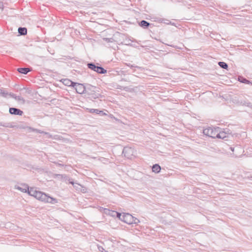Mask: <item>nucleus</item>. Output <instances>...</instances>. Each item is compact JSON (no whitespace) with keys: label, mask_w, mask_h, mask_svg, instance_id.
<instances>
[{"label":"nucleus","mask_w":252,"mask_h":252,"mask_svg":"<svg viewBox=\"0 0 252 252\" xmlns=\"http://www.w3.org/2000/svg\"><path fill=\"white\" fill-rule=\"evenodd\" d=\"M14 189L22 192H27L29 195L44 203L52 204L58 203L57 199L53 198L42 191L37 190L33 188H29L28 185L25 184H16L14 186Z\"/></svg>","instance_id":"1"},{"label":"nucleus","mask_w":252,"mask_h":252,"mask_svg":"<svg viewBox=\"0 0 252 252\" xmlns=\"http://www.w3.org/2000/svg\"><path fill=\"white\" fill-rule=\"evenodd\" d=\"M119 219L122 221L130 224L133 223H138L140 221L138 219L133 217L131 215L128 213L119 214Z\"/></svg>","instance_id":"2"},{"label":"nucleus","mask_w":252,"mask_h":252,"mask_svg":"<svg viewBox=\"0 0 252 252\" xmlns=\"http://www.w3.org/2000/svg\"><path fill=\"white\" fill-rule=\"evenodd\" d=\"M123 154L126 158L132 159L136 157V151L131 147H126L123 149Z\"/></svg>","instance_id":"3"},{"label":"nucleus","mask_w":252,"mask_h":252,"mask_svg":"<svg viewBox=\"0 0 252 252\" xmlns=\"http://www.w3.org/2000/svg\"><path fill=\"white\" fill-rule=\"evenodd\" d=\"M218 128L208 127L203 130V133L208 136L216 138Z\"/></svg>","instance_id":"4"},{"label":"nucleus","mask_w":252,"mask_h":252,"mask_svg":"<svg viewBox=\"0 0 252 252\" xmlns=\"http://www.w3.org/2000/svg\"><path fill=\"white\" fill-rule=\"evenodd\" d=\"M73 88L75 89L76 92L79 94L84 93L86 91L85 86L82 84L75 83Z\"/></svg>","instance_id":"5"},{"label":"nucleus","mask_w":252,"mask_h":252,"mask_svg":"<svg viewBox=\"0 0 252 252\" xmlns=\"http://www.w3.org/2000/svg\"><path fill=\"white\" fill-rule=\"evenodd\" d=\"M217 136L216 138H220V139H224L225 138L228 137V134L226 133L225 132L223 131L220 130V128H218L217 131Z\"/></svg>","instance_id":"6"},{"label":"nucleus","mask_w":252,"mask_h":252,"mask_svg":"<svg viewBox=\"0 0 252 252\" xmlns=\"http://www.w3.org/2000/svg\"><path fill=\"white\" fill-rule=\"evenodd\" d=\"M9 113L11 114L17 115L19 116L22 115L23 113L22 111L15 108H10L9 109Z\"/></svg>","instance_id":"7"},{"label":"nucleus","mask_w":252,"mask_h":252,"mask_svg":"<svg viewBox=\"0 0 252 252\" xmlns=\"http://www.w3.org/2000/svg\"><path fill=\"white\" fill-rule=\"evenodd\" d=\"M70 183L77 190H80L82 192L86 191V189L80 184L74 183L73 182H70Z\"/></svg>","instance_id":"8"},{"label":"nucleus","mask_w":252,"mask_h":252,"mask_svg":"<svg viewBox=\"0 0 252 252\" xmlns=\"http://www.w3.org/2000/svg\"><path fill=\"white\" fill-rule=\"evenodd\" d=\"M61 81L64 85L68 87L72 86L73 87V86L75 84L74 82H72L71 80L68 79H63L61 80Z\"/></svg>","instance_id":"9"},{"label":"nucleus","mask_w":252,"mask_h":252,"mask_svg":"<svg viewBox=\"0 0 252 252\" xmlns=\"http://www.w3.org/2000/svg\"><path fill=\"white\" fill-rule=\"evenodd\" d=\"M152 169L153 172L155 173H158L161 170V167L158 164H155L153 165Z\"/></svg>","instance_id":"10"},{"label":"nucleus","mask_w":252,"mask_h":252,"mask_svg":"<svg viewBox=\"0 0 252 252\" xmlns=\"http://www.w3.org/2000/svg\"><path fill=\"white\" fill-rule=\"evenodd\" d=\"M10 96H11L15 99L17 101H18L20 104H24L25 103V100L23 97L20 96H15L13 94H11Z\"/></svg>","instance_id":"11"},{"label":"nucleus","mask_w":252,"mask_h":252,"mask_svg":"<svg viewBox=\"0 0 252 252\" xmlns=\"http://www.w3.org/2000/svg\"><path fill=\"white\" fill-rule=\"evenodd\" d=\"M87 94L93 99H96L99 97V94L98 93H95L94 90H92L91 92L88 93V91H87Z\"/></svg>","instance_id":"12"},{"label":"nucleus","mask_w":252,"mask_h":252,"mask_svg":"<svg viewBox=\"0 0 252 252\" xmlns=\"http://www.w3.org/2000/svg\"><path fill=\"white\" fill-rule=\"evenodd\" d=\"M0 95L4 97H7L10 96L11 94L8 93L7 91L4 89H0Z\"/></svg>","instance_id":"13"},{"label":"nucleus","mask_w":252,"mask_h":252,"mask_svg":"<svg viewBox=\"0 0 252 252\" xmlns=\"http://www.w3.org/2000/svg\"><path fill=\"white\" fill-rule=\"evenodd\" d=\"M95 72L101 74H104L106 73L107 71L101 67L97 66Z\"/></svg>","instance_id":"14"},{"label":"nucleus","mask_w":252,"mask_h":252,"mask_svg":"<svg viewBox=\"0 0 252 252\" xmlns=\"http://www.w3.org/2000/svg\"><path fill=\"white\" fill-rule=\"evenodd\" d=\"M18 71L21 73L27 74L30 71V69L28 68H19L18 69Z\"/></svg>","instance_id":"15"},{"label":"nucleus","mask_w":252,"mask_h":252,"mask_svg":"<svg viewBox=\"0 0 252 252\" xmlns=\"http://www.w3.org/2000/svg\"><path fill=\"white\" fill-rule=\"evenodd\" d=\"M18 32L21 35H25L27 33V29L25 28H19Z\"/></svg>","instance_id":"16"},{"label":"nucleus","mask_w":252,"mask_h":252,"mask_svg":"<svg viewBox=\"0 0 252 252\" xmlns=\"http://www.w3.org/2000/svg\"><path fill=\"white\" fill-rule=\"evenodd\" d=\"M87 110L90 113H96V114L103 113L102 111H99L98 109L87 108Z\"/></svg>","instance_id":"17"},{"label":"nucleus","mask_w":252,"mask_h":252,"mask_svg":"<svg viewBox=\"0 0 252 252\" xmlns=\"http://www.w3.org/2000/svg\"><path fill=\"white\" fill-rule=\"evenodd\" d=\"M119 214H120V213H118L116 211L111 210L110 212L109 213L108 215L112 216V217H116V216L117 217H118L119 218V215H118Z\"/></svg>","instance_id":"18"},{"label":"nucleus","mask_w":252,"mask_h":252,"mask_svg":"<svg viewBox=\"0 0 252 252\" xmlns=\"http://www.w3.org/2000/svg\"><path fill=\"white\" fill-rule=\"evenodd\" d=\"M219 65L222 68L227 69L228 67L227 64L224 62H220L219 63Z\"/></svg>","instance_id":"19"},{"label":"nucleus","mask_w":252,"mask_h":252,"mask_svg":"<svg viewBox=\"0 0 252 252\" xmlns=\"http://www.w3.org/2000/svg\"><path fill=\"white\" fill-rule=\"evenodd\" d=\"M88 66L89 68H90L92 70H94V71H95V70H96V68L97 66H95L94 64H93V63H88Z\"/></svg>","instance_id":"20"},{"label":"nucleus","mask_w":252,"mask_h":252,"mask_svg":"<svg viewBox=\"0 0 252 252\" xmlns=\"http://www.w3.org/2000/svg\"><path fill=\"white\" fill-rule=\"evenodd\" d=\"M149 25V23H148L147 21L143 20L141 22V26L142 27H147Z\"/></svg>","instance_id":"21"},{"label":"nucleus","mask_w":252,"mask_h":252,"mask_svg":"<svg viewBox=\"0 0 252 252\" xmlns=\"http://www.w3.org/2000/svg\"><path fill=\"white\" fill-rule=\"evenodd\" d=\"M110 211L111 210L106 208L105 209H103V213L108 215L109 213L110 212Z\"/></svg>","instance_id":"22"},{"label":"nucleus","mask_w":252,"mask_h":252,"mask_svg":"<svg viewBox=\"0 0 252 252\" xmlns=\"http://www.w3.org/2000/svg\"><path fill=\"white\" fill-rule=\"evenodd\" d=\"M98 249L100 251L102 252H108L107 251H105L104 249L102 247H99Z\"/></svg>","instance_id":"23"},{"label":"nucleus","mask_w":252,"mask_h":252,"mask_svg":"<svg viewBox=\"0 0 252 252\" xmlns=\"http://www.w3.org/2000/svg\"><path fill=\"white\" fill-rule=\"evenodd\" d=\"M239 80L241 82H243V83H247L248 82V80H246V79H243L242 78V80H241L240 78L239 79Z\"/></svg>","instance_id":"24"},{"label":"nucleus","mask_w":252,"mask_h":252,"mask_svg":"<svg viewBox=\"0 0 252 252\" xmlns=\"http://www.w3.org/2000/svg\"><path fill=\"white\" fill-rule=\"evenodd\" d=\"M105 208H104L103 207H100L99 208V211L102 213H103V209H105Z\"/></svg>","instance_id":"25"},{"label":"nucleus","mask_w":252,"mask_h":252,"mask_svg":"<svg viewBox=\"0 0 252 252\" xmlns=\"http://www.w3.org/2000/svg\"><path fill=\"white\" fill-rule=\"evenodd\" d=\"M247 106L250 107H252V105L250 103H248Z\"/></svg>","instance_id":"26"},{"label":"nucleus","mask_w":252,"mask_h":252,"mask_svg":"<svg viewBox=\"0 0 252 252\" xmlns=\"http://www.w3.org/2000/svg\"><path fill=\"white\" fill-rule=\"evenodd\" d=\"M2 3H0V8L2 9Z\"/></svg>","instance_id":"27"},{"label":"nucleus","mask_w":252,"mask_h":252,"mask_svg":"<svg viewBox=\"0 0 252 252\" xmlns=\"http://www.w3.org/2000/svg\"><path fill=\"white\" fill-rule=\"evenodd\" d=\"M108 242H109V241H108H108H106V244H107Z\"/></svg>","instance_id":"28"},{"label":"nucleus","mask_w":252,"mask_h":252,"mask_svg":"<svg viewBox=\"0 0 252 252\" xmlns=\"http://www.w3.org/2000/svg\"><path fill=\"white\" fill-rule=\"evenodd\" d=\"M231 149L232 151H233V149H232V148H231Z\"/></svg>","instance_id":"29"}]
</instances>
